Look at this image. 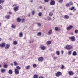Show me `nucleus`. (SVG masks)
<instances>
[{
  "label": "nucleus",
  "mask_w": 78,
  "mask_h": 78,
  "mask_svg": "<svg viewBox=\"0 0 78 78\" xmlns=\"http://www.w3.org/2000/svg\"><path fill=\"white\" fill-rule=\"evenodd\" d=\"M65 48L68 50H71L72 49V46L68 45L65 47Z\"/></svg>",
  "instance_id": "obj_1"
},
{
  "label": "nucleus",
  "mask_w": 78,
  "mask_h": 78,
  "mask_svg": "<svg viewBox=\"0 0 78 78\" xmlns=\"http://www.w3.org/2000/svg\"><path fill=\"white\" fill-rule=\"evenodd\" d=\"M5 45H6V43L5 42L2 43L1 44H0V47L3 48V47H5Z\"/></svg>",
  "instance_id": "obj_2"
},
{
  "label": "nucleus",
  "mask_w": 78,
  "mask_h": 78,
  "mask_svg": "<svg viewBox=\"0 0 78 78\" xmlns=\"http://www.w3.org/2000/svg\"><path fill=\"white\" fill-rule=\"evenodd\" d=\"M50 4V5H51V6H53V5H55V1L51 0Z\"/></svg>",
  "instance_id": "obj_3"
},
{
  "label": "nucleus",
  "mask_w": 78,
  "mask_h": 78,
  "mask_svg": "<svg viewBox=\"0 0 78 78\" xmlns=\"http://www.w3.org/2000/svg\"><path fill=\"white\" fill-rule=\"evenodd\" d=\"M61 74H62L61 72L59 71H58L56 74V76H57V77H59V76H60Z\"/></svg>",
  "instance_id": "obj_4"
},
{
  "label": "nucleus",
  "mask_w": 78,
  "mask_h": 78,
  "mask_svg": "<svg viewBox=\"0 0 78 78\" xmlns=\"http://www.w3.org/2000/svg\"><path fill=\"white\" fill-rule=\"evenodd\" d=\"M53 34V31L52 29H50L47 33L48 35H51Z\"/></svg>",
  "instance_id": "obj_5"
},
{
  "label": "nucleus",
  "mask_w": 78,
  "mask_h": 78,
  "mask_svg": "<svg viewBox=\"0 0 78 78\" xmlns=\"http://www.w3.org/2000/svg\"><path fill=\"white\" fill-rule=\"evenodd\" d=\"M75 36H71L69 37V39L71 40L72 41H75Z\"/></svg>",
  "instance_id": "obj_6"
},
{
  "label": "nucleus",
  "mask_w": 78,
  "mask_h": 78,
  "mask_svg": "<svg viewBox=\"0 0 78 78\" xmlns=\"http://www.w3.org/2000/svg\"><path fill=\"white\" fill-rule=\"evenodd\" d=\"M72 28H73V26L72 25H70L67 27L66 29L67 31H69L71 29H72Z\"/></svg>",
  "instance_id": "obj_7"
},
{
  "label": "nucleus",
  "mask_w": 78,
  "mask_h": 78,
  "mask_svg": "<svg viewBox=\"0 0 78 78\" xmlns=\"http://www.w3.org/2000/svg\"><path fill=\"white\" fill-rule=\"evenodd\" d=\"M10 47V44H6L5 47V48L6 50L8 49L9 47Z\"/></svg>",
  "instance_id": "obj_8"
},
{
  "label": "nucleus",
  "mask_w": 78,
  "mask_h": 78,
  "mask_svg": "<svg viewBox=\"0 0 78 78\" xmlns=\"http://www.w3.org/2000/svg\"><path fill=\"white\" fill-rule=\"evenodd\" d=\"M14 72L16 75H18L19 73V71L17 69H15Z\"/></svg>",
  "instance_id": "obj_9"
},
{
  "label": "nucleus",
  "mask_w": 78,
  "mask_h": 78,
  "mask_svg": "<svg viewBox=\"0 0 78 78\" xmlns=\"http://www.w3.org/2000/svg\"><path fill=\"white\" fill-rule=\"evenodd\" d=\"M40 47L41 50H45L46 48V46H41Z\"/></svg>",
  "instance_id": "obj_10"
},
{
  "label": "nucleus",
  "mask_w": 78,
  "mask_h": 78,
  "mask_svg": "<svg viewBox=\"0 0 78 78\" xmlns=\"http://www.w3.org/2000/svg\"><path fill=\"white\" fill-rule=\"evenodd\" d=\"M60 29H61V28H60V27H56L55 28V30L56 31H60Z\"/></svg>",
  "instance_id": "obj_11"
},
{
  "label": "nucleus",
  "mask_w": 78,
  "mask_h": 78,
  "mask_svg": "<svg viewBox=\"0 0 78 78\" xmlns=\"http://www.w3.org/2000/svg\"><path fill=\"white\" fill-rule=\"evenodd\" d=\"M18 8H19L18 6L15 7L13 8L14 11L15 12H16V11H18Z\"/></svg>",
  "instance_id": "obj_12"
},
{
  "label": "nucleus",
  "mask_w": 78,
  "mask_h": 78,
  "mask_svg": "<svg viewBox=\"0 0 78 78\" xmlns=\"http://www.w3.org/2000/svg\"><path fill=\"white\" fill-rule=\"evenodd\" d=\"M68 74L69 75H73L74 73H73L72 71H71L69 72Z\"/></svg>",
  "instance_id": "obj_13"
},
{
  "label": "nucleus",
  "mask_w": 78,
  "mask_h": 78,
  "mask_svg": "<svg viewBox=\"0 0 78 78\" xmlns=\"http://www.w3.org/2000/svg\"><path fill=\"white\" fill-rule=\"evenodd\" d=\"M38 60L40 62H42L44 60V58L42 57H40L38 58Z\"/></svg>",
  "instance_id": "obj_14"
},
{
  "label": "nucleus",
  "mask_w": 78,
  "mask_h": 78,
  "mask_svg": "<svg viewBox=\"0 0 78 78\" xmlns=\"http://www.w3.org/2000/svg\"><path fill=\"white\" fill-rule=\"evenodd\" d=\"M51 44V41H48L46 43V44L47 45H49L50 44Z\"/></svg>",
  "instance_id": "obj_15"
},
{
  "label": "nucleus",
  "mask_w": 78,
  "mask_h": 78,
  "mask_svg": "<svg viewBox=\"0 0 78 78\" xmlns=\"http://www.w3.org/2000/svg\"><path fill=\"white\" fill-rule=\"evenodd\" d=\"M72 55L73 56H75L77 55V53H76V51H74Z\"/></svg>",
  "instance_id": "obj_16"
},
{
  "label": "nucleus",
  "mask_w": 78,
  "mask_h": 78,
  "mask_svg": "<svg viewBox=\"0 0 78 78\" xmlns=\"http://www.w3.org/2000/svg\"><path fill=\"white\" fill-rule=\"evenodd\" d=\"M23 36V33L22 32H21L19 34V37H22Z\"/></svg>",
  "instance_id": "obj_17"
},
{
  "label": "nucleus",
  "mask_w": 78,
  "mask_h": 78,
  "mask_svg": "<svg viewBox=\"0 0 78 78\" xmlns=\"http://www.w3.org/2000/svg\"><path fill=\"white\" fill-rule=\"evenodd\" d=\"M13 73L12 70H10L8 71V73L10 74V75H12V73Z\"/></svg>",
  "instance_id": "obj_18"
},
{
  "label": "nucleus",
  "mask_w": 78,
  "mask_h": 78,
  "mask_svg": "<svg viewBox=\"0 0 78 78\" xmlns=\"http://www.w3.org/2000/svg\"><path fill=\"white\" fill-rule=\"evenodd\" d=\"M13 63L14 64V66H18L19 65V64H18L17 62L16 61H14Z\"/></svg>",
  "instance_id": "obj_19"
},
{
  "label": "nucleus",
  "mask_w": 78,
  "mask_h": 78,
  "mask_svg": "<svg viewBox=\"0 0 78 78\" xmlns=\"http://www.w3.org/2000/svg\"><path fill=\"white\" fill-rule=\"evenodd\" d=\"M1 71L2 73H4L5 71H6V69H1Z\"/></svg>",
  "instance_id": "obj_20"
},
{
  "label": "nucleus",
  "mask_w": 78,
  "mask_h": 78,
  "mask_svg": "<svg viewBox=\"0 0 78 78\" xmlns=\"http://www.w3.org/2000/svg\"><path fill=\"white\" fill-rule=\"evenodd\" d=\"M16 69H17V70H20V69H21V68H20V67L17 66L16 67Z\"/></svg>",
  "instance_id": "obj_21"
},
{
  "label": "nucleus",
  "mask_w": 78,
  "mask_h": 78,
  "mask_svg": "<svg viewBox=\"0 0 78 78\" xmlns=\"http://www.w3.org/2000/svg\"><path fill=\"white\" fill-rule=\"evenodd\" d=\"M64 17L65 19H69V16L67 15H65L64 16Z\"/></svg>",
  "instance_id": "obj_22"
},
{
  "label": "nucleus",
  "mask_w": 78,
  "mask_h": 78,
  "mask_svg": "<svg viewBox=\"0 0 78 78\" xmlns=\"http://www.w3.org/2000/svg\"><path fill=\"white\" fill-rule=\"evenodd\" d=\"M17 22H20V21H21V19H20V18H18L17 19Z\"/></svg>",
  "instance_id": "obj_23"
},
{
  "label": "nucleus",
  "mask_w": 78,
  "mask_h": 78,
  "mask_svg": "<svg viewBox=\"0 0 78 78\" xmlns=\"http://www.w3.org/2000/svg\"><path fill=\"white\" fill-rule=\"evenodd\" d=\"M6 18L7 19H9L10 17V15H7L5 16Z\"/></svg>",
  "instance_id": "obj_24"
},
{
  "label": "nucleus",
  "mask_w": 78,
  "mask_h": 78,
  "mask_svg": "<svg viewBox=\"0 0 78 78\" xmlns=\"http://www.w3.org/2000/svg\"><path fill=\"white\" fill-rule=\"evenodd\" d=\"M3 67L4 68H7L8 67V65L6 64H4L3 65Z\"/></svg>",
  "instance_id": "obj_25"
},
{
  "label": "nucleus",
  "mask_w": 78,
  "mask_h": 78,
  "mask_svg": "<svg viewBox=\"0 0 78 78\" xmlns=\"http://www.w3.org/2000/svg\"><path fill=\"white\" fill-rule=\"evenodd\" d=\"M56 54H57V55L59 56V55L60 54V53H59V51H57L56 52Z\"/></svg>",
  "instance_id": "obj_26"
},
{
  "label": "nucleus",
  "mask_w": 78,
  "mask_h": 78,
  "mask_svg": "<svg viewBox=\"0 0 78 78\" xmlns=\"http://www.w3.org/2000/svg\"><path fill=\"white\" fill-rule=\"evenodd\" d=\"M41 34H42V33L41 32H39L37 33V35L38 36H41Z\"/></svg>",
  "instance_id": "obj_27"
},
{
  "label": "nucleus",
  "mask_w": 78,
  "mask_h": 78,
  "mask_svg": "<svg viewBox=\"0 0 78 78\" xmlns=\"http://www.w3.org/2000/svg\"><path fill=\"white\" fill-rule=\"evenodd\" d=\"M68 53L69 55H71V54H72V51H68Z\"/></svg>",
  "instance_id": "obj_28"
},
{
  "label": "nucleus",
  "mask_w": 78,
  "mask_h": 78,
  "mask_svg": "<svg viewBox=\"0 0 78 78\" xmlns=\"http://www.w3.org/2000/svg\"><path fill=\"white\" fill-rule=\"evenodd\" d=\"M4 3V0H0V4L2 3Z\"/></svg>",
  "instance_id": "obj_29"
},
{
  "label": "nucleus",
  "mask_w": 78,
  "mask_h": 78,
  "mask_svg": "<svg viewBox=\"0 0 78 78\" xmlns=\"http://www.w3.org/2000/svg\"><path fill=\"white\" fill-rule=\"evenodd\" d=\"M58 2L60 3H63V0H59Z\"/></svg>",
  "instance_id": "obj_30"
},
{
  "label": "nucleus",
  "mask_w": 78,
  "mask_h": 78,
  "mask_svg": "<svg viewBox=\"0 0 78 78\" xmlns=\"http://www.w3.org/2000/svg\"><path fill=\"white\" fill-rule=\"evenodd\" d=\"M11 28H16V26L13 24H12L11 26Z\"/></svg>",
  "instance_id": "obj_31"
},
{
  "label": "nucleus",
  "mask_w": 78,
  "mask_h": 78,
  "mask_svg": "<svg viewBox=\"0 0 78 78\" xmlns=\"http://www.w3.org/2000/svg\"><path fill=\"white\" fill-rule=\"evenodd\" d=\"M75 33V34H77V33H78V30L76 29L75 30V31H74Z\"/></svg>",
  "instance_id": "obj_32"
},
{
  "label": "nucleus",
  "mask_w": 78,
  "mask_h": 78,
  "mask_svg": "<svg viewBox=\"0 0 78 78\" xmlns=\"http://www.w3.org/2000/svg\"><path fill=\"white\" fill-rule=\"evenodd\" d=\"M13 44L14 45H17V42L16 41H15L13 42Z\"/></svg>",
  "instance_id": "obj_33"
},
{
  "label": "nucleus",
  "mask_w": 78,
  "mask_h": 78,
  "mask_svg": "<svg viewBox=\"0 0 78 78\" xmlns=\"http://www.w3.org/2000/svg\"><path fill=\"white\" fill-rule=\"evenodd\" d=\"M75 8L74 7H72L71 8H70L69 9L71 10V11H72Z\"/></svg>",
  "instance_id": "obj_34"
},
{
  "label": "nucleus",
  "mask_w": 78,
  "mask_h": 78,
  "mask_svg": "<svg viewBox=\"0 0 78 78\" xmlns=\"http://www.w3.org/2000/svg\"><path fill=\"white\" fill-rule=\"evenodd\" d=\"M33 67L34 68H35V67H37V65L36 64H34L33 65Z\"/></svg>",
  "instance_id": "obj_35"
},
{
  "label": "nucleus",
  "mask_w": 78,
  "mask_h": 78,
  "mask_svg": "<svg viewBox=\"0 0 78 78\" xmlns=\"http://www.w3.org/2000/svg\"><path fill=\"white\" fill-rule=\"evenodd\" d=\"M49 15L50 16H51H51H53V13H52L51 12L49 13Z\"/></svg>",
  "instance_id": "obj_36"
},
{
  "label": "nucleus",
  "mask_w": 78,
  "mask_h": 78,
  "mask_svg": "<svg viewBox=\"0 0 78 78\" xmlns=\"http://www.w3.org/2000/svg\"><path fill=\"white\" fill-rule=\"evenodd\" d=\"M30 65L27 66L26 67V69H29V68H30Z\"/></svg>",
  "instance_id": "obj_37"
},
{
  "label": "nucleus",
  "mask_w": 78,
  "mask_h": 78,
  "mask_svg": "<svg viewBox=\"0 0 78 78\" xmlns=\"http://www.w3.org/2000/svg\"><path fill=\"white\" fill-rule=\"evenodd\" d=\"M66 5L67 7H69V6H70V5L69 4V3L66 4Z\"/></svg>",
  "instance_id": "obj_38"
},
{
  "label": "nucleus",
  "mask_w": 78,
  "mask_h": 78,
  "mask_svg": "<svg viewBox=\"0 0 78 78\" xmlns=\"http://www.w3.org/2000/svg\"><path fill=\"white\" fill-rule=\"evenodd\" d=\"M48 19L49 20H52L51 18L49 17H48Z\"/></svg>",
  "instance_id": "obj_39"
},
{
  "label": "nucleus",
  "mask_w": 78,
  "mask_h": 78,
  "mask_svg": "<svg viewBox=\"0 0 78 78\" xmlns=\"http://www.w3.org/2000/svg\"><path fill=\"white\" fill-rule=\"evenodd\" d=\"M38 16H39V17H41V16H42V13L39 12L38 13Z\"/></svg>",
  "instance_id": "obj_40"
},
{
  "label": "nucleus",
  "mask_w": 78,
  "mask_h": 78,
  "mask_svg": "<svg viewBox=\"0 0 78 78\" xmlns=\"http://www.w3.org/2000/svg\"><path fill=\"white\" fill-rule=\"evenodd\" d=\"M35 14V11L34 10H33L32 11V15H34Z\"/></svg>",
  "instance_id": "obj_41"
},
{
  "label": "nucleus",
  "mask_w": 78,
  "mask_h": 78,
  "mask_svg": "<svg viewBox=\"0 0 78 78\" xmlns=\"http://www.w3.org/2000/svg\"><path fill=\"white\" fill-rule=\"evenodd\" d=\"M37 75H35L34 76V78H37Z\"/></svg>",
  "instance_id": "obj_42"
},
{
  "label": "nucleus",
  "mask_w": 78,
  "mask_h": 78,
  "mask_svg": "<svg viewBox=\"0 0 78 78\" xmlns=\"http://www.w3.org/2000/svg\"><path fill=\"white\" fill-rule=\"evenodd\" d=\"M69 4L70 6H72V5H73V3L72 2L69 3Z\"/></svg>",
  "instance_id": "obj_43"
},
{
  "label": "nucleus",
  "mask_w": 78,
  "mask_h": 78,
  "mask_svg": "<svg viewBox=\"0 0 78 78\" xmlns=\"http://www.w3.org/2000/svg\"><path fill=\"white\" fill-rule=\"evenodd\" d=\"M8 14H12V12L11 11H9L8 12Z\"/></svg>",
  "instance_id": "obj_44"
},
{
  "label": "nucleus",
  "mask_w": 78,
  "mask_h": 78,
  "mask_svg": "<svg viewBox=\"0 0 78 78\" xmlns=\"http://www.w3.org/2000/svg\"><path fill=\"white\" fill-rule=\"evenodd\" d=\"M57 59V57H55L53 58V59L54 60H56Z\"/></svg>",
  "instance_id": "obj_45"
},
{
  "label": "nucleus",
  "mask_w": 78,
  "mask_h": 78,
  "mask_svg": "<svg viewBox=\"0 0 78 78\" xmlns=\"http://www.w3.org/2000/svg\"><path fill=\"white\" fill-rule=\"evenodd\" d=\"M64 68V65H62V67L61 68V69H63Z\"/></svg>",
  "instance_id": "obj_46"
},
{
  "label": "nucleus",
  "mask_w": 78,
  "mask_h": 78,
  "mask_svg": "<svg viewBox=\"0 0 78 78\" xmlns=\"http://www.w3.org/2000/svg\"><path fill=\"white\" fill-rule=\"evenodd\" d=\"M61 54H62V55H63V54H64V51L61 50Z\"/></svg>",
  "instance_id": "obj_47"
},
{
  "label": "nucleus",
  "mask_w": 78,
  "mask_h": 78,
  "mask_svg": "<svg viewBox=\"0 0 78 78\" xmlns=\"http://www.w3.org/2000/svg\"><path fill=\"white\" fill-rule=\"evenodd\" d=\"M37 25L38 26V27H41V24L39 23H37Z\"/></svg>",
  "instance_id": "obj_48"
},
{
  "label": "nucleus",
  "mask_w": 78,
  "mask_h": 78,
  "mask_svg": "<svg viewBox=\"0 0 78 78\" xmlns=\"http://www.w3.org/2000/svg\"><path fill=\"white\" fill-rule=\"evenodd\" d=\"M22 22H25V19H22Z\"/></svg>",
  "instance_id": "obj_49"
},
{
  "label": "nucleus",
  "mask_w": 78,
  "mask_h": 78,
  "mask_svg": "<svg viewBox=\"0 0 78 78\" xmlns=\"http://www.w3.org/2000/svg\"><path fill=\"white\" fill-rule=\"evenodd\" d=\"M44 1L45 2H48L49 1V0H44Z\"/></svg>",
  "instance_id": "obj_50"
},
{
  "label": "nucleus",
  "mask_w": 78,
  "mask_h": 78,
  "mask_svg": "<svg viewBox=\"0 0 78 78\" xmlns=\"http://www.w3.org/2000/svg\"><path fill=\"white\" fill-rule=\"evenodd\" d=\"M33 40H32L31 41H30V43H33Z\"/></svg>",
  "instance_id": "obj_51"
},
{
  "label": "nucleus",
  "mask_w": 78,
  "mask_h": 78,
  "mask_svg": "<svg viewBox=\"0 0 78 78\" xmlns=\"http://www.w3.org/2000/svg\"><path fill=\"white\" fill-rule=\"evenodd\" d=\"M2 6L1 5H0V9H2Z\"/></svg>",
  "instance_id": "obj_52"
},
{
  "label": "nucleus",
  "mask_w": 78,
  "mask_h": 78,
  "mask_svg": "<svg viewBox=\"0 0 78 78\" xmlns=\"http://www.w3.org/2000/svg\"><path fill=\"white\" fill-rule=\"evenodd\" d=\"M16 5H17L16 4H15L13 5V6H16Z\"/></svg>",
  "instance_id": "obj_53"
},
{
  "label": "nucleus",
  "mask_w": 78,
  "mask_h": 78,
  "mask_svg": "<svg viewBox=\"0 0 78 78\" xmlns=\"http://www.w3.org/2000/svg\"><path fill=\"white\" fill-rule=\"evenodd\" d=\"M70 34H71V35H73V33H71Z\"/></svg>",
  "instance_id": "obj_54"
},
{
  "label": "nucleus",
  "mask_w": 78,
  "mask_h": 78,
  "mask_svg": "<svg viewBox=\"0 0 78 78\" xmlns=\"http://www.w3.org/2000/svg\"><path fill=\"white\" fill-rule=\"evenodd\" d=\"M28 16L29 17H30V13H29L28 14Z\"/></svg>",
  "instance_id": "obj_55"
},
{
  "label": "nucleus",
  "mask_w": 78,
  "mask_h": 78,
  "mask_svg": "<svg viewBox=\"0 0 78 78\" xmlns=\"http://www.w3.org/2000/svg\"><path fill=\"white\" fill-rule=\"evenodd\" d=\"M42 7V6H40L39 7V8H40V9H41Z\"/></svg>",
  "instance_id": "obj_56"
},
{
  "label": "nucleus",
  "mask_w": 78,
  "mask_h": 78,
  "mask_svg": "<svg viewBox=\"0 0 78 78\" xmlns=\"http://www.w3.org/2000/svg\"><path fill=\"white\" fill-rule=\"evenodd\" d=\"M39 78H44V77H40Z\"/></svg>",
  "instance_id": "obj_57"
},
{
  "label": "nucleus",
  "mask_w": 78,
  "mask_h": 78,
  "mask_svg": "<svg viewBox=\"0 0 78 78\" xmlns=\"http://www.w3.org/2000/svg\"><path fill=\"white\" fill-rule=\"evenodd\" d=\"M2 67V65L0 64V67Z\"/></svg>",
  "instance_id": "obj_58"
},
{
  "label": "nucleus",
  "mask_w": 78,
  "mask_h": 78,
  "mask_svg": "<svg viewBox=\"0 0 78 78\" xmlns=\"http://www.w3.org/2000/svg\"><path fill=\"white\" fill-rule=\"evenodd\" d=\"M73 9H74V11H75V10H76V9H75V8H74Z\"/></svg>",
  "instance_id": "obj_59"
},
{
  "label": "nucleus",
  "mask_w": 78,
  "mask_h": 78,
  "mask_svg": "<svg viewBox=\"0 0 78 78\" xmlns=\"http://www.w3.org/2000/svg\"><path fill=\"white\" fill-rule=\"evenodd\" d=\"M33 2V0H32L31 1V2L32 3V2Z\"/></svg>",
  "instance_id": "obj_60"
},
{
  "label": "nucleus",
  "mask_w": 78,
  "mask_h": 78,
  "mask_svg": "<svg viewBox=\"0 0 78 78\" xmlns=\"http://www.w3.org/2000/svg\"><path fill=\"white\" fill-rule=\"evenodd\" d=\"M11 65L12 66H13V63H11Z\"/></svg>",
  "instance_id": "obj_61"
},
{
  "label": "nucleus",
  "mask_w": 78,
  "mask_h": 78,
  "mask_svg": "<svg viewBox=\"0 0 78 78\" xmlns=\"http://www.w3.org/2000/svg\"><path fill=\"white\" fill-rule=\"evenodd\" d=\"M2 41V38H0V41Z\"/></svg>",
  "instance_id": "obj_62"
},
{
  "label": "nucleus",
  "mask_w": 78,
  "mask_h": 78,
  "mask_svg": "<svg viewBox=\"0 0 78 78\" xmlns=\"http://www.w3.org/2000/svg\"><path fill=\"white\" fill-rule=\"evenodd\" d=\"M22 58H24V56H23L22 57Z\"/></svg>",
  "instance_id": "obj_63"
},
{
  "label": "nucleus",
  "mask_w": 78,
  "mask_h": 78,
  "mask_svg": "<svg viewBox=\"0 0 78 78\" xmlns=\"http://www.w3.org/2000/svg\"><path fill=\"white\" fill-rule=\"evenodd\" d=\"M74 78H77V77H75Z\"/></svg>",
  "instance_id": "obj_64"
}]
</instances>
